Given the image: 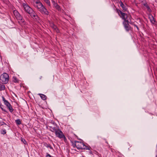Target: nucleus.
<instances>
[{
    "mask_svg": "<svg viewBox=\"0 0 157 157\" xmlns=\"http://www.w3.org/2000/svg\"><path fill=\"white\" fill-rule=\"evenodd\" d=\"M22 6L23 7L25 12L29 13L32 17L36 19H38V17L35 12L27 4L23 3L22 4Z\"/></svg>",
    "mask_w": 157,
    "mask_h": 157,
    "instance_id": "obj_1",
    "label": "nucleus"
},
{
    "mask_svg": "<svg viewBox=\"0 0 157 157\" xmlns=\"http://www.w3.org/2000/svg\"><path fill=\"white\" fill-rule=\"evenodd\" d=\"M33 6L42 13L46 15L48 14V12L42 3L39 0L36 1L34 3Z\"/></svg>",
    "mask_w": 157,
    "mask_h": 157,
    "instance_id": "obj_2",
    "label": "nucleus"
},
{
    "mask_svg": "<svg viewBox=\"0 0 157 157\" xmlns=\"http://www.w3.org/2000/svg\"><path fill=\"white\" fill-rule=\"evenodd\" d=\"M9 79V75L6 73H3L0 76V82L3 84L7 83L8 82Z\"/></svg>",
    "mask_w": 157,
    "mask_h": 157,
    "instance_id": "obj_3",
    "label": "nucleus"
},
{
    "mask_svg": "<svg viewBox=\"0 0 157 157\" xmlns=\"http://www.w3.org/2000/svg\"><path fill=\"white\" fill-rule=\"evenodd\" d=\"M72 146L74 147H82L84 146L85 147H87L83 142L75 141L72 142Z\"/></svg>",
    "mask_w": 157,
    "mask_h": 157,
    "instance_id": "obj_4",
    "label": "nucleus"
},
{
    "mask_svg": "<svg viewBox=\"0 0 157 157\" xmlns=\"http://www.w3.org/2000/svg\"><path fill=\"white\" fill-rule=\"evenodd\" d=\"M117 11L119 15H120V13L121 14V15L120 16L124 20V21H128V20L127 19L129 16H128L127 14L123 13L121 10H117Z\"/></svg>",
    "mask_w": 157,
    "mask_h": 157,
    "instance_id": "obj_5",
    "label": "nucleus"
},
{
    "mask_svg": "<svg viewBox=\"0 0 157 157\" xmlns=\"http://www.w3.org/2000/svg\"><path fill=\"white\" fill-rule=\"evenodd\" d=\"M2 101L4 102V104L6 105L10 111L11 112H12L13 111V109L11 105L8 102V101L6 100L5 98L3 97H2Z\"/></svg>",
    "mask_w": 157,
    "mask_h": 157,
    "instance_id": "obj_6",
    "label": "nucleus"
},
{
    "mask_svg": "<svg viewBox=\"0 0 157 157\" xmlns=\"http://www.w3.org/2000/svg\"><path fill=\"white\" fill-rule=\"evenodd\" d=\"M55 134L57 137L60 139H63L65 141L66 138L63 132L60 130L58 129L56 132Z\"/></svg>",
    "mask_w": 157,
    "mask_h": 157,
    "instance_id": "obj_7",
    "label": "nucleus"
},
{
    "mask_svg": "<svg viewBox=\"0 0 157 157\" xmlns=\"http://www.w3.org/2000/svg\"><path fill=\"white\" fill-rule=\"evenodd\" d=\"M123 24L126 31H128L131 30V27L129 24V21H124Z\"/></svg>",
    "mask_w": 157,
    "mask_h": 157,
    "instance_id": "obj_8",
    "label": "nucleus"
},
{
    "mask_svg": "<svg viewBox=\"0 0 157 157\" xmlns=\"http://www.w3.org/2000/svg\"><path fill=\"white\" fill-rule=\"evenodd\" d=\"M50 26L57 33H58L59 32V31L57 29V27L53 23H50Z\"/></svg>",
    "mask_w": 157,
    "mask_h": 157,
    "instance_id": "obj_9",
    "label": "nucleus"
},
{
    "mask_svg": "<svg viewBox=\"0 0 157 157\" xmlns=\"http://www.w3.org/2000/svg\"><path fill=\"white\" fill-rule=\"evenodd\" d=\"M16 18L18 20L19 23H23L24 22V20L23 18L20 14L19 16L17 17Z\"/></svg>",
    "mask_w": 157,
    "mask_h": 157,
    "instance_id": "obj_10",
    "label": "nucleus"
},
{
    "mask_svg": "<svg viewBox=\"0 0 157 157\" xmlns=\"http://www.w3.org/2000/svg\"><path fill=\"white\" fill-rule=\"evenodd\" d=\"M16 18L18 20L19 23H23L24 22V20L23 18L20 14L19 16L17 17Z\"/></svg>",
    "mask_w": 157,
    "mask_h": 157,
    "instance_id": "obj_11",
    "label": "nucleus"
},
{
    "mask_svg": "<svg viewBox=\"0 0 157 157\" xmlns=\"http://www.w3.org/2000/svg\"><path fill=\"white\" fill-rule=\"evenodd\" d=\"M119 3H120L121 6V7L122 8L123 10L124 11H126L127 9V7H126V6L125 5H124L123 3L122 2H121V1L119 2Z\"/></svg>",
    "mask_w": 157,
    "mask_h": 157,
    "instance_id": "obj_12",
    "label": "nucleus"
},
{
    "mask_svg": "<svg viewBox=\"0 0 157 157\" xmlns=\"http://www.w3.org/2000/svg\"><path fill=\"white\" fill-rule=\"evenodd\" d=\"M53 5L54 7H55L56 9H57L58 11L61 10L59 6L55 2H53Z\"/></svg>",
    "mask_w": 157,
    "mask_h": 157,
    "instance_id": "obj_13",
    "label": "nucleus"
},
{
    "mask_svg": "<svg viewBox=\"0 0 157 157\" xmlns=\"http://www.w3.org/2000/svg\"><path fill=\"white\" fill-rule=\"evenodd\" d=\"M78 150H77V151H78L79 152L82 151L83 149H86L90 150V148H76Z\"/></svg>",
    "mask_w": 157,
    "mask_h": 157,
    "instance_id": "obj_14",
    "label": "nucleus"
},
{
    "mask_svg": "<svg viewBox=\"0 0 157 157\" xmlns=\"http://www.w3.org/2000/svg\"><path fill=\"white\" fill-rule=\"evenodd\" d=\"M149 18L150 19L151 22L154 24L155 22V20L153 17V16L152 15L149 17Z\"/></svg>",
    "mask_w": 157,
    "mask_h": 157,
    "instance_id": "obj_15",
    "label": "nucleus"
},
{
    "mask_svg": "<svg viewBox=\"0 0 157 157\" xmlns=\"http://www.w3.org/2000/svg\"><path fill=\"white\" fill-rule=\"evenodd\" d=\"M39 95H40V97L43 100H45L47 99V97L44 94H39Z\"/></svg>",
    "mask_w": 157,
    "mask_h": 157,
    "instance_id": "obj_16",
    "label": "nucleus"
},
{
    "mask_svg": "<svg viewBox=\"0 0 157 157\" xmlns=\"http://www.w3.org/2000/svg\"><path fill=\"white\" fill-rule=\"evenodd\" d=\"M13 13L16 17L20 15V14L16 10L13 11Z\"/></svg>",
    "mask_w": 157,
    "mask_h": 157,
    "instance_id": "obj_17",
    "label": "nucleus"
},
{
    "mask_svg": "<svg viewBox=\"0 0 157 157\" xmlns=\"http://www.w3.org/2000/svg\"><path fill=\"white\" fill-rule=\"evenodd\" d=\"M58 129H56L55 127H52L51 126L50 127V130L52 132H55V133Z\"/></svg>",
    "mask_w": 157,
    "mask_h": 157,
    "instance_id": "obj_18",
    "label": "nucleus"
},
{
    "mask_svg": "<svg viewBox=\"0 0 157 157\" xmlns=\"http://www.w3.org/2000/svg\"><path fill=\"white\" fill-rule=\"evenodd\" d=\"M71 150L70 149L68 150V151H71V153H76L77 151V150L76 149H73L72 148H71ZM67 150H68L67 149Z\"/></svg>",
    "mask_w": 157,
    "mask_h": 157,
    "instance_id": "obj_19",
    "label": "nucleus"
},
{
    "mask_svg": "<svg viewBox=\"0 0 157 157\" xmlns=\"http://www.w3.org/2000/svg\"><path fill=\"white\" fill-rule=\"evenodd\" d=\"M5 86L3 85H0V90H4L5 89Z\"/></svg>",
    "mask_w": 157,
    "mask_h": 157,
    "instance_id": "obj_20",
    "label": "nucleus"
},
{
    "mask_svg": "<svg viewBox=\"0 0 157 157\" xmlns=\"http://www.w3.org/2000/svg\"><path fill=\"white\" fill-rule=\"evenodd\" d=\"M15 121L17 124V125H20L21 124V122L20 119L17 120H16Z\"/></svg>",
    "mask_w": 157,
    "mask_h": 157,
    "instance_id": "obj_21",
    "label": "nucleus"
},
{
    "mask_svg": "<svg viewBox=\"0 0 157 157\" xmlns=\"http://www.w3.org/2000/svg\"><path fill=\"white\" fill-rule=\"evenodd\" d=\"M128 17L129 18V20H130V21H129V23H130V24H132V25H133L134 22L131 21V18H132L131 16H129Z\"/></svg>",
    "mask_w": 157,
    "mask_h": 157,
    "instance_id": "obj_22",
    "label": "nucleus"
},
{
    "mask_svg": "<svg viewBox=\"0 0 157 157\" xmlns=\"http://www.w3.org/2000/svg\"><path fill=\"white\" fill-rule=\"evenodd\" d=\"M44 2L48 6H50V3L49 0H43Z\"/></svg>",
    "mask_w": 157,
    "mask_h": 157,
    "instance_id": "obj_23",
    "label": "nucleus"
},
{
    "mask_svg": "<svg viewBox=\"0 0 157 157\" xmlns=\"http://www.w3.org/2000/svg\"><path fill=\"white\" fill-rule=\"evenodd\" d=\"M1 132L2 134H4L6 133V130H2L1 131Z\"/></svg>",
    "mask_w": 157,
    "mask_h": 157,
    "instance_id": "obj_24",
    "label": "nucleus"
},
{
    "mask_svg": "<svg viewBox=\"0 0 157 157\" xmlns=\"http://www.w3.org/2000/svg\"><path fill=\"white\" fill-rule=\"evenodd\" d=\"M21 141L23 142V143L25 144H26V141H25V139H23V138H21Z\"/></svg>",
    "mask_w": 157,
    "mask_h": 157,
    "instance_id": "obj_25",
    "label": "nucleus"
},
{
    "mask_svg": "<svg viewBox=\"0 0 157 157\" xmlns=\"http://www.w3.org/2000/svg\"><path fill=\"white\" fill-rule=\"evenodd\" d=\"M13 80L14 82H17V80L16 77H13Z\"/></svg>",
    "mask_w": 157,
    "mask_h": 157,
    "instance_id": "obj_26",
    "label": "nucleus"
},
{
    "mask_svg": "<svg viewBox=\"0 0 157 157\" xmlns=\"http://www.w3.org/2000/svg\"><path fill=\"white\" fill-rule=\"evenodd\" d=\"M0 107L1 108V109H2V110L3 111H4V112H6V110L4 109H3L2 108V106H0Z\"/></svg>",
    "mask_w": 157,
    "mask_h": 157,
    "instance_id": "obj_27",
    "label": "nucleus"
},
{
    "mask_svg": "<svg viewBox=\"0 0 157 157\" xmlns=\"http://www.w3.org/2000/svg\"><path fill=\"white\" fill-rule=\"evenodd\" d=\"M133 25H134V26L136 27L137 28V29L138 30H139V28H138V27L135 24H133Z\"/></svg>",
    "mask_w": 157,
    "mask_h": 157,
    "instance_id": "obj_28",
    "label": "nucleus"
},
{
    "mask_svg": "<svg viewBox=\"0 0 157 157\" xmlns=\"http://www.w3.org/2000/svg\"><path fill=\"white\" fill-rule=\"evenodd\" d=\"M47 157H51V155L49 154H48V155H46Z\"/></svg>",
    "mask_w": 157,
    "mask_h": 157,
    "instance_id": "obj_29",
    "label": "nucleus"
},
{
    "mask_svg": "<svg viewBox=\"0 0 157 157\" xmlns=\"http://www.w3.org/2000/svg\"><path fill=\"white\" fill-rule=\"evenodd\" d=\"M147 8L148 9V10H150V8L149 7V6H147Z\"/></svg>",
    "mask_w": 157,
    "mask_h": 157,
    "instance_id": "obj_30",
    "label": "nucleus"
},
{
    "mask_svg": "<svg viewBox=\"0 0 157 157\" xmlns=\"http://www.w3.org/2000/svg\"><path fill=\"white\" fill-rule=\"evenodd\" d=\"M147 8L148 9V10H150V8L149 7V6H147Z\"/></svg>",
    "mask_w": 157,
    "mask_h": 157,
    "instance_id": "obj_31",
    "label": "nucleus"
},
{
    "mask_svg": "<svg viewBox=\"0 0 157 157\" xmlns=\"http://www.w3.org/2000/svg\"><path fill=\"white\" fill-rule=\"evenodd\" d=\"M42 77V76H40V79H41V78Z\"/></svg>",
    "mask_w": 157,
    "mask_h": 157,
    "instance_id": "obj_32",
    "label": "nucleus"
}]
</instances>
